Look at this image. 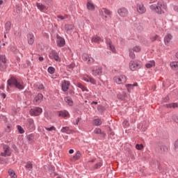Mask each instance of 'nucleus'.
I'll return each instance as SVG.
<instances>
[{
	"instance_id": "nucleus-1",
	"label": "nucleus",
	"mask_w": 178,
	"mask_h": 178,
	"mask_svg": "<svg viewBox=\"0 0 178 178\" xmlns=\"http://www.w3.org/2000/svg\"><path fill=\"white\" fill-rule=\"evenodd\" d=\"M151 10L155 12V13H158V15H162V13H165V10H166V4L163 1H159L153 2L152 5L149 6Z\"/></svg>"
},
{
	"instance_id": "nucleus-2",
	"label": "nucleus",
	"mask_w": 178,
	"mask_h": 178,
	"mask_svg": "<svg viewBox=\"0 0 178 178\" xmlns=\"http://www.w3.org/2000/svg\"><path fill=\"white\" fill-rule=\"evenodd\" d=\"M8 84L9 86H15V88H18V90H23L24 88V83L22 81H19L14 76L8 80Z\"/></svg>"
},
{
	"instance_id": "nucleus-3",
	"label": "nucleus",
	"mask_w": 178,
	"mask_h": 178,
	"mask_svg": "<svg viewBox=\"0 0 178 178\" xmlns=\"http://www.w3.org/2000/svg\"><path fill=\"white\" fill-rule=\"evenodd\" d=\"M129 66L131 72H136V70L141 69V62L137 60H131L129 64Z\"/></svg>"
},
{
	"instance_id": "nucleus-4",
	"label": "nucleus",
	"mask_w": 178,
	"mask_h": 178,
	"mask_svg": "<svg viewBox=\"0 0 178 178\" xmlns=\"http://www.w3.org/2000/svg\"><path fill=\"white\" fill-rule=\"evenodd\" d=\"M92 74L94 77H101L102 76V67L95 66L92 69Z\"/></svg>"
},
{
	"instance_id": "nucleus-5",
	"label": "nucleus",
	"mask_w": 178,
	"mask_h": 178,
	"mask_svg": "<svg viewBox=\"0 0 178 178\" xmlns=\"http://www.w3.org/2000/svg\"><path fill=\"white\" fill-rule=\"evenodd\" d=\"M113 80L117 84H124V83H126L127 81V78L124 75H120L118 76H115Z\"/></svg>"
},
{
	"instance_id": "nucleus-6",
	"label": "nucleus",
	"mask_w": 178,
	"mask_h": 178,
	"mask_svg": "<svg viewBox=\"0 0 178 178\" xmlns=\"http://www.w3.org/2000/svg\"><path fill=\"white\" fill-rule=\"evenodd\" d=\"M117 13L120 17H127L129 16V10L124 7L118 8Z\"/></svg>"
},
{
	"instance_id": "nucleus-7",
	"label": "nucleus",
	"mask_w": 178,
	"mask_h": 178,
	"mask_svg": "<svg viewBox=\"0 0 178 178\" xmlns=\"http://www.w3.org/2000/svg\"><path fill=\"white\" fill-rule=\"evenodd\" d=\"M29 113L31 116H39V115L42 113V108L40 107H35L30 110Z\"/></svg>"
},
{
	"instance_id": "nucleus-8",
	"label": "nucleus",
	"mask_w": 178,
	"mask_h": 178,
	"mask_svg": "<svg viewBox=\"0 0 178 178\" xmlns=\"http://www.w3.org/2000/svg\"><path fill=\"white\" fill-rule=\"evenodd\" d=\"M82 59L84 60V62H86L88 65H91L95 62V60H94L92 57H90V56L86 53H84L82 55Z\"/></svg>"
},
{
	"instance_id": "nucleus-9",
	"label": "nucleus",
	"mask_w": 178,
	"mask_h": 178,
	"mask_svg": "<svg viewBox=\"0 0 178 178\" xmlns=\"http://www.w3.org/2000/svg\"><path fill=\"white\" fill-rule=\"evenodd\" d=\"M3 152L1 153V156H10L12 151H10V147L7 145H3Z\"/></svg>"
},
{
	"instance_id": "nucleus-10",
	"label": "nucleus",
	"mask_w": 178,
	"mask_h": 178,
	"mask_svg": "<svg viewBox=\"0 0 178 178\" xmlns=\"http://www.w3.org/2000/svg\"><path fill=\"white\" fill-rule=\"evenodd\" d=\"M136 10L139 15H143L145 12H147V9L145 8L144 4L143 3H139L136 6Z\"/></svg>"
},
{
	"instance_id": "nucleus-11",
	"label": "nucleus",
	"mask_w": 178,
	"mask_h": 178,
	"mask_svg": "<svg viewBox=\"0 0 178 178\" xmlns=\"http://www.w3.org/2000/svg\"><path fill=\"white\" fill-rule=\"evenodd\" d=\"M82 80L84 81H86V83H91V84H97V81L91 76H89L88 75H83L81 76Z\"/></svg>"
},
{
	"instance_id": "nucleus-12",
	"label": "nucleus",
	"mask_w": 178,
	"mask_h": 178,
	"mask_svg": "<svg viewBox=\"0 0 178 178\" xmlns=\"http://www.w3.org/2000/svg\"><path fill=\"white\" fill-rule=\"evenodd\" d=\"M49 58L51 59H54V60H56V62H60V57H59V54L55 51H51L49 54Z\"/></svg>"
},
{
	"instance_id": "nucleus-13",
	"label": "nucleus",
	"mask_w": 178,
	"mask_h": 178,
	"mask_svg": "<svg viewBox=\"0 0 178 178\" xmlns=\"http://www.w3.org/2000/svg\"><path fill=\"white\" fill-rule=\"evenodd\" d=\"M106 44H107L108 47H109V49H111V51L112 52H116V49H115V46L113 45V44H112V40H111V39L106 38Z\"/></svg>"
},
{
	"instance_id": "nucleus-14",
	"label": "nucleus",
	"mask_w": 178,
	"mask_h": 178,
	"mask_svg": "<svg viewBox=\"0 0 178 178\" xmlns=\"http://www.w3.org/2000/svg\"><path fill=\"white\" fill-rule=\"evenodd\" d=\"M27 41L29 45H33V44H34V41H35V38L34 37V34L29 33L27 35Z\"/></svg>"
},
{
	"instance_id": "nucleus-15",
	"label": "nucleus",
	"mask_w": 178,
	"mask_h": 178,
	"mask_svg": "<svg viewBox=\"0 0 178 178\" xmlns=\"http://www.w3.org/2000/svg\"><path fill=\"white\" fill-rule=\"evenodd\" d=\"M58 115L60 118H70V114L67 111H61L58 112Z\"/></svg>"
},
{
	"instance_id": "nucleus-16",
	"label": "nucleus",
	"mask_w": 178,
	"mask_h": 178,
	"mask_svg": "<svg viewBox=\"0 0 178 178\" xmlns=\"http://www.w3.org/2000/svg\"><path fill=\"white\" fill-rule=\"evenodd\" d=\"M65 44V39L57 35V45L58 47H63Z\"/></svg>"
},
{
	"instance_id": "nucleus-17",
	"label": "nucleus",
	"mask_w": 178,
	"mask_h": 178,
	"mask_svg": "<svg viewBox=\"0 0 178 178\" xmlns=\"http://www.w3.org/2000/svg\"><path fill=\"white\" fill-rule=\"evenodd\" d=\"M42 98H44V96L42 94H38L35 98H34V103L35 104H40L42 101Z\"/></svg>"
},
{
	"instance_id": "nucleus-18",
	"label": "nucleus",
	"mask_w": 178,
	"mask_h": 178,
	"mask_svg": "<svg viewBox=\"0 0 178 178\" xmlns=\"http://www.w3.org/2000/svg\"><path fill=\"white\" fill-rule=\"evenodd\" d=\"M155 60H152L147 63H145V67H146V69H151V67H155Z\"/></svg>"
},
{
	"instance_id": "nucleus-19",
	"label": "nucleus",
	"mask_w": 178,
	"mask_h": 178,
	"mask_svg": "<svg viewBox=\"0 0 178 178\" xmlns=\"http://www.w3.org/2000/svg\"><path fill=\"white\" fill-rule=\"evenodd\" d=\"M172 36L170 34H168L164 38V42L165 45H169L170 44V41H172Z\"/></svg>"
},
{
	"instance_id": "nucleus-20",
	"label": "nucleus",
	"mask_w": 178,
	"mask_h": 178,
	"mask_svg": "<svg viewBox=\"0 0 178 178\" xmlns=\"http://www.w3.org/2000/svg\"><path fill=\"white\" fill-rule=\"evenodd\" d=\"M69 86H70V83L67 81H64L62 83L63 91H67L69 90Z\"/></svg>"
},
{
	"instance_id": "nucleus-21",
	"label": "nucleus",
	"mask_w": 178,
	"mask_h": 178,
	"mask_svg": "<svg viewBox=\"0 0 178 178\" xmlns=\"http://www.w3.org/2000/svg\"><path fill=\"white\" fill-rule=\"evenodd\" d=\"M81 156V152H80V151H77L76 154L70 159V161H72V162H74L80 159Z\"/></svg>"
},
{
	"instance_id": "nucleus-22",
	"label": "nucleus",
	"mask_w": 178,
	"mask_h": 178,
	"mask_svg": "<svg viewBox=\"0 0 178 178\" xmlns=\"http://www.w3.org/2000/svg\"><path fill=\"white\" fill-rule=\"evenodd\" d=\"M137 86H138V83H135L134 84H126L125 87H126L128 92H130L131 91V90H133V88L137 87Z\"/></svg>"
},
{
	"instance_id": "nucleus-23",
	"label": "nucleus",
	"mask_w": 178,
	"mask_h": 178,
	"mask_svg": "<svg viewBox=\"0 0 178 178\" xmlns=\"http://www.w3.org/2000/svg\"><path fill=\"white\" fill-rule=\"evenodd\" d=\"M92 42H96L97 44H99L101 41H104V39L101 38L99 36H93L91 39Z\"/></svg>"
},
{
	"instance_id": "nucleus-24",
	"label": "nucleus",
	"mask_w": 178,
	"mask_h": 178,
	"mask_svg": "<svg viewBox=\"0 0 178 178\" xmlns=\"http://www.w3.org/2000/svg\"><path fill=\"white\" fill-rule=\"evenodd\" d=\"M65 29L67 33H71L72 31L74 29V25L73 24H66Z\"/></svg>"
},
{
	"instance_id": "nucleus-25",
	"label": "nucleus",
	"mask_w": 178,
	"mask_h": 178,
	"mask_svg": "<svg viewBox=\"0 0 178 178\" xmlns=\"http://www.w3.org/2000/svg\"><path fill=\"white\" fill-rule=\"evenodd\" d=\"M170 66L172 70H178V61L171 62Z\"/></svg>"
},
{
	"instance_id": "nucleus-26",
	"label": "nucleus",
	"mask_w": 178,
	"mask_h": 178,
	"mask_svg": "<svg viewBox=\"0 0 178 178\" xmlns=\"http://www.w3.org/2000/svg\"><path fill=\"white\" fill-rule=\"evenodd\" d=\"M28 124H29V127L31 129V130H34V129H35V126L34 125V120L33 119H29Z\"/></svg>"
},
{
	"instance_id": "nucleus-27",
	"label": "nucleus",
	"mask_w": 178,
	"mask_h": 178,
	"mask_svg": "<svg viewBox=\"0 0 178 178\" xmlns=\"http://www.w3.org/2000/svg\"><path fill=\"white\" fill-rule=\"evenodd\" d=\"M94 133H95V134H101L102 136V137H105V136H106L105 132L102 131L101 130V129H99V128L95 129Z\"/></svg>"
},
{
	"instance_id": "nucleus-28",
	"label": "nucleus",
	"mask_w": 178,
	"mask_h": 178,
	"mask_svg": "<svg viewBox=\"0 0 178 178\" xmlns=\"http://www.w3.org/2000/svg\"><path fill=\"white\" fill-rule=\"evenodd\" d=\"M65 102L67 104L70 106H72L73 105V100L72 97H67L65 98Z\"/></svg>"
},
{
	"instance_id": "nucleus-29",
	"label": "nucleus",
	"mask_w": 178,
	"mask_h": 178,
	"mask_svg": "<svg viewBox=\"0 0 178 178\" xmlns=\"http://www.w3.org/2000/svg\"><path fill=\"white\" fill-rule=\"evenodd\" d=\"M165 108H178V103H170L165 105Z\"/></svg>"
},
{
	"instance_id": "nucleus-30",
	"label": "nucleus",
	"mask_w": 178,
	"mask_h": 178,
	"mask_svg": "<svg viewBox=\"0 0 178 178\" xmlns=\"http://www.w3.org/2000/svg\"><path fill=\"white\" fill-rule=\"evenodd\" d=\"M61 133H65L66 134H70L71 131L68 127H63L61 130Z\"/></svg>"
},
{
	"instance_id": "nucleus-31",
	"label": "nucleus",
	"mask_w": 178,
	"mask_h": 178,
	"mask_svg": "<svg viewBox=\"0 0 178 178\" xmlns=\"http://www.w3.org/2000/svg\"><path fill=\"white\" fill-rule=\"evenodd\" d=\"M102 14L106 15L107 16H111L112 15V12L106 8H102L101 10Z\"/></svg>"
},
{
	"instance_id": "nucleus-32",
	"label": "nucleus",
	"mask_w": 178,
	"mask_h": 178,
	"mask_svg": "<svg viewBox=\"0 0 178 178\" xmlns=\"http://www.w3.org/2000/svg\"><path fill=\"white\" fill-rule=\"evenodd\" d=\"M8 175L10 176L11 178H17V176L16 175V173L15 172V170L13 169L8 170Z\"/></svg>"
},
{
	"instance_id": "nucleus-33",
	"label": "nucleus",
	"mask_w": 178,
	"mask_h": 178,
	"mask_svg": "<svg viewBox=\"0 0 178 178\" xmlns=\"http://www.w3.org/2000/svg\"><path fill=\"white\" fill-rule=\"evenodd\" d=\"M93 124L95 126H101L102 124V120L99 118L95 119L93 120Z\"/></svg>"
},
{
	"instance_id": "nucleus-34",
	"label": "nucleus",
	"mask_w": 178,
	"mask_h": 178,
	"mask_svg": "<svg viewBox=\"0 0 178 178\" xmlns=\"http://www.w3.org/2000/svg\"><path fill=\"white\" fill-rule=\"evenodd\" d=\"M0 62L3 63V68L6 67V65H5V63H6V57L5 56L0 55Z\"/></svg>"
},
{
	"instance_id": "nucleus-35",
	"label": "nucleus",
	"mask_w": 178,
	"mask_h": 178,
	"mask_svg": "<svg viewBox=\"0 0 178 178\" xmlns=\"http://www.w3.org/2000/svg\"><path fill=\"white\" fill-rule=\"evenodd\" d=\"M11 26H12V24L10 22H8L6 23L5 29H6V33H9V31H10Z\"/></svg>"
},
{
	"instance_id": "nucleus-36",
	"label": "nucleus",
	"mask_w": 178,
	"mask_h": 178,
	"mask_svg": "<svg viewBox=\"0 0 178 178\" xmlns=\"http://www.w3.org/2000/svg\"><path fill=\"white\" fill-rule=\"evenodd\" d=\"M36 6H37L38 9H39V10H40V12H42V10H44V9H45V6L42 5V3H37Z\"/></svg>"
},
{
	"instance_id": "nucleus-37",
	"label": "nucleus",
	"mask_w": 178,
	"mask_h": 178,
	"mask_svg": "<svg viewBox=\"0 0 178 178\" xmlns=\"http://www.w3.org/2000/svg\"><path fill=\"white\" fill-rule=\"evenodd\" d=\"M133 52H141V46H134L132 49Z\"/></svg>"
},
{
	"instance_id": "nucleus-38",
	"label": "nucleus",
	"mask_w": 178,
	"mask_h": 178,
	"mask_svg": "<svg viewBox=\"0 0 178 178\" xmlns=\"http://www.w3.org/2000/svg\"><path fill=\"white\" fill-rule=\"evenodd\" d=\"M87 8H88V10H94V9H95L94 4H92L90 2L87 3Z\"/></svg>"
},
{
	"instance_id": "nucleus-39",
	"label": "nucleus",
	"mask_w": 178,
	"mask_h": 178,
	"mask_svg": "<svg viewBox=\"0 0 178 178\" xmlns=\"http://www.w3.org/2000/svg\"><path fill=\"white\" fill-rule=\"evenodd\" d=\"M78 87L79 88H81V90H82V91H86V92H88V89H87V88H86L84 86H83V84L81 83H78Z\"/></svg>"
},
{
	"instance_id": "nucleus-40",
	"label": "nucleus",
	"mask_w": 178,
	"mask_h": 178,
	"mask_svg": "<svg viewBox=\"0 0 178 178\" xmlns=\"http://www.w3.org/2000/svg\"><path fill=\"white\" fill-rule=\"evenodd\" d=\"M133 29H134L135 30L140 31L141 30V26H140V24L135 23L133 25Z\"/></svg>"
},
{
	"instance_id": "nucleus-41",
	"label": "nucleus",
	"mask_w": 178,
	"mask_h": 178,
	"mask_svg": "<svg viewBox=\"0 0 178 178\" xmlns=\"http://www.w3.org/2000/svg\"><path fill=\"white\" fill-rule=\"evenodd\" d=\"M25 168L26 169H29V170H31V169H33V163H31L30 161L27 162Z\"/></svg>"
},
{
	"instance_id": "nucleus-42",
	"label": "nucleus",
	"mask_w": 178,
	"mask_h": 178,
	"mask_svg": "<svg viewBox=\"0 0 178 178\" xmlns=\"http://www.w3.org/2000/svg\"><path fill=\"white\" fill-rule=\"evenodd\" d=\"M47 72L50 74H54V73H55V67H49V68L47 70Z\"/></svg>"
},
{
	"instance_id": "nucleus-43",
	"label": "nucleus",
	"mask_w": 178,
	"mask_h": 178,
	"mask_svg": "<svg viewBox=\"0 0 178 178\" xmlns=\"http://www.w3.org/2000/svg\"><path fill=\"white\" fill-rule=\"evenodd\" d=\"M129 57L131 59H136V54L133 51V50H129Z\"/></svg>"
},
{
	"instance_id": "nucleus-44",
	"label": "nucleus",
	"mask_w": 178,
	"mask_h": 178,
	"mask_svg": "<svg viewBox=\"0 0 178 178\" xmlns=\"http://www.w3.org/2000/svg\"><path fill=\"white\" fill-rule=\"evenodd\" d=\"M44 129H45V130H47V131H55V130H56V128H55V127H54V126H52V127H44Z\"/></svg>"
},
{
	"instance_id": "nucleus-45",
	"label": "nucleus",
	"mask_w": 178,
	"mask_h": 178,
	"mask_svg": "<svg viewBox=\"0 0 178 178\" xmlns=\"http://www.w3.org/2000/svg\"><path fill=\"white\" fill-rule=\"evenodd\" d=\"M18 131L20 134H23L24 133V129L22 127V126L18 125L17 126Z\"/></svg>"
},
{
	"instance_id": "nucleus-46",
	"label": "nucleus",
	"mask_w": 178,
	"mask_h": 178,
	"mask_svg": "<svg viewBox=\"0 0 178 178\" xmlns=\"http://www.w3.org/2000/svg\"><path fill=\"white\" fill-rule=\"evenodd\" d=\"M101 166H102V162H99V163L95 164L94 166V169H99V168H101Z\"/></svg>"
},
{
	"instance_id": "nucleus-47",
	"label": "nucleus",
	"mask_w": 178,
	"mask_h": 178,
	"mask_svg": "<svg viewBox=\"0 0 178 178\" xmlns=\"http://www.w3.org/2000/svg\"><path fill=\"white\" fill-rule=\"evenodd\" d=\"M136 149H138V150L143 149V148H144V145H143V144H140V145L137 144L136 145Z\"/></svg>"
},
{
	"instance_id": "nucleus-48",
	"label": "nucleus",
	"mask_w": 178,
	"mask_h": 178,
	"mask_svg": "<svg viewBox=\"0 0 178 178\" xmlns=\"http://www.w3.org/2000/svg\"><path fill=\"white\" fill-rule=\"evenodd\" d=\"M168 147L166 146H161V150L163 151V152H166L168 151Z\"/></svg>"
},
{
	"instance_id": "nucleus-49",
	"label": "nucleus",
	"mask_w": 178,
	"mask_h": 178,
	"mask_svg": "<svg viewBox=\"0 0 178 178\" xmlns=\"http://www.w3.org/2000/svg\"><path fill=\"white\" fill-rule=\"evenodd\" d=\"M156 40H158V35H155L151 38V41H152V42H154V41H156Z\"/></svg>"
},
{
	"instance_id": "nucleus-50",
	"label": "nucleus",
	"mask_w": 178,
	"mask_h": 178,
	"mask_svg": "<svg viewBox=\"0 0 178 178\" xmlns=\"http://www.w3.org/2000/svg\"><path fill=\"white\" fill-rule=\"evenodd\" d=\"M172 120H174V122H175V123L178 124V117H177V115H173L172 116Z\"/></svg>"
},
{
	"instance_id": "nucleus-51",
	"label": "nucleus",
	"mask_w": 178,
	"mask_h": 178,
	"mask_svg": "<svg viewBox=\"0 0 178 178\" xmlns=\"http://www.w3.org/2000/svg\"><path fill=\"white\" fill-rule=\"evenodd\" d=\"M174 147L175 149H178V139L174 143Z\"/></svg>"
},
{
	"instance_id": "nucleus-52",
	"label": "nucleus",
	"mask_w": 178,
	"mask_h": 178,
	"mask_svg": "<svg viewBox=\"0 0 178 178\" xmlns=\"http://www.w3.org/2000/svg\"><path fill=\"white\" fill-rule=\"evenodd\" d=\"M38 90H44V85L42 84H39L38 86Z\"/></svg>"
},
{
	"instance_id": "nucleus-53",
	"label": "nucleus",
	"mask_w": 178,
	"mask_h": 178,
	"mask_svg": "<svg viewBox=\"0 0 178 178\" xmlns=\"http://www.w3.org/2000/svg\"><path fill=\"white\" fill-rule=\"evenodd\" d=\"M123 126H125V127H129V121H124L123 122Z\"/></svg>"
},
{
	"instance_id": "nucleus-54",
	"label": "nucleus",
	"mask_w": 178,
	"mask_h": 178,
	"mask_svg": "<svg viewBox=\"0 0 178 178\" xmlns=\"http://www.w3.org/2000/svg\"><path fill=\"white\" fill-rule=\"evenodd\" d=\"M6 133L10 132V126H7V127L6 128Z\"/></svg>"
},
{
	"instance_id": "nucleus-55",
	"label": "nucleus",
	"mask_w": 178,
	"mask_h": 178,
	"mask_svg": "<svg viewBox=\"0 0 178 178\" xmlns=\"http://www.w3.org/2000/svg\"><path fill=\"white\" fill-rule=\"evenodd\" d=\"M118 99H124V96L122 95H118Z\"/></svg>"
},
{
	"instance_id": "nucleus-56",
	"label": "nucleus",
	"mask_w": 178,
	"mask_h": 178,
	"mask_svg": "<svg viewBox=\"0 0 178 178\" xmlns=\"http://www.w3.org/2000/svg\"><path fill=\"white\" fill-rule=\"evenodd\" d=\"M58 19H60V20H65V17L62 15H58Z\"/></svg>"
},
{
	"instance_id": "nucleus-57",
	"label": "nucleus",
	"mask_w": 178,
	"mask_h": 178,
	"mask_svg": "<svg viewBox=\"0 0 178 178\" xmlns=\"http://www.w3.org/2000/svg\"><path fill=\"white\" fill-rule=\"evenodd\" d=\"M5 2H6V0H0V8H1V5H3Z\"/></svg>"
},
{
	"instance_id": "nucleus-58",
	"label": "nucleus",
	"mask_w": 178,
	"mask_h": 178,
	"mask_svg": "<svg viewBox=\"0 0 178 178\" xmlns=\"http://www.w3.org/2000/svg\"><path fill=\"white\" fill-rule=\"evenodd\" d=\"M173 9H174V10H175V12H178V6H175L173 7Z\"/></svg>"
},
{
	"instance_id": "nucleus-59",
	"label": "nucleus",
	"mask_w": 178,
	"mask_h": 178,
	"mask_svg": "<svg viewBox=\"0 0 178 178\" xmlns=\"http://www.w3.org/2000/svg\"><path fill=\"white\" fill-rule=\"evenodd\" d=\"M68 67L70 69H73V67H74V65L73 63L70 64V65H68Z\"/></svg>"
},
{
	"instance_id": "nucleus-60",
	"label": "nucleus",
	"mask_w": 178,
	"mask_h": 178,
	"mask_svg": "<svg viewBox=\"0 0 178 178\" xmlns=\"http://www.w3.org/2000/svg\"><path fill=\"white\" fill-rule=\"evenodd\" d=\"M1 95L3 98V99H5V98H6V95L5 93H1Z\"/></svg>"
},
{
	"instance_id": "nucleus-61",
	"label": "nucleus",
	"mask_w": 178,
	"mask_h": 178,
	"mask_svg": "<svg viewBox=\"0 0 178 178\" xmlns=\"http://www.w3.org/2000/svg\"><path fill=\"white\" fill-rule=\"evenodd\" d=\"M74 152V150L73 149H71L69 150V154H73Z\"/></svg>"
},
{
	"instance_id": "nucleus-62",
	"label": "nucleus",
	"mask_w": 178,
	"mask_h": 178,
	"mask_svg": "<svg viewBox=\"0 0 178 178\" xmlns=\"http://www.w3.org/2000/svg\"><path fill=\"white\" fill-rule=\"evenodd\" d=\"M39 60H40V62H42V60H44V57L42 56L39 57Z\"/></svg>"
},
{
	"instance_id": "nucleus-63",
	"label": "nucleus",
	"mask_w": 178,
	"mask_h": 178,
	"mask_svg": "<svg viewBox=\"0 0 178 178\" xmlns=\"http://www.w3.org/2000/svg\"><path fill=\"white\" fill-rule=\"evenodd\" d=\"M3 88H5V86H3V85H1L0 86V90H3Z\"/></svg>"
},
{
	"instance_id": "nucleus-64",
	"label": "nucleus",
	"mask_w": 178,
	"mask_h": 178,
	"mask_svg": "<svg viewBox=\"0 0 178 178\" xmlns=\"http://www.w3.org/2000/svg\"><path fill=\"white\" fill-rule=\"evenodd\" d=\"M176 58L178 59V51L176 53Z\"/></svg>"
}]
</instances>
